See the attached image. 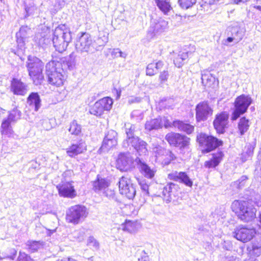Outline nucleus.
Listing matches in <instances>:
<instances>
[{
	"mask_svg": "<svg viewBox=\"0 0 261 261\" xmlns=\"http://www.w3.org/2000/svg\"><path fill=\"white\" fill-rule=\"evenodd\" d=\"M253 202L256 206H261V195H256L253 200H234L231 204V209L241 220L249 222L252 220L256 216V210Z\"/></svg>",
	"mask_w": 261,
	"mask_h": 261,
	"instance_id": "nucleus-1",
	"label": "nucleus"
},
{
	"mask_svg": "<svg viewBox=\"0 0 261 261\" xmlns=\"http://www.w3.org/2000/svg\"><path fill=\"white\" fill-rule=\"evenodd\" d=\"M71 40L70 31L63 25L56 28L54 32L53 42L56 49L62 53L65 50Z\"/></svg>",
	"mask_w": 261,
	"mask_h": 261,
	"instance_id": "nucleus-2",
	"label": "nucleus"
},
{
	"mask_svg": "<svg viewBox=\"0 0 261 261\" xmlns=\"http://www.w3.org/2000/svg\"><path fill=\"white\" fill-rule=\"evenodd\" d=\"M60 62L56 61L49 62L46 65V73L48 81L53 85L59 87L63 84L64 77L63 71Z\"/></svg>",
	"mask_w": 261,
	"mask_h": 261,
	"instance_id": "nucleus-3",
	"label": "nucleus"
},
{
	"mask_svg": "<svg viewBox=\"0 0 261 261\" xmlns=\"http://www.w3.org/2000/svg\"><path fill=\"white\" fill-rule=\"evenodd\" d=\"M88 215V210L85 206L75 205L67 210L66 219L68 223L77 224L84 221Z\"/></svg>",
	"mask_w": 261,
	"mask_h": 261,
	"instance_id": "nucleus-4",
	"label": "nucleus"
},
{
	"mask_svg": "<svg viewBox=\"0 0 261 261\" xmlns=\"http://www.w3.org/2000/svg\"><path fill=\"white\" fill-rule=\"evenodd\" d=\"M75 48L76 51L81 54H93L99 50V48L95 46L91 36L86 33H83L77 39Z\"/></svg>",
	"mask_w": 261,
	"mask_h": 261,
	"instance_id": "nucleus-5",
	"label": "nucleus"
},
{
	"mask_svg": "<svg viewBox=\"0 0 261 261\" xmlns=\"http://www.w3.org/2000/svg\"><path fill=\"white\" fill-rule=\"evenodd\" d=\"M252 102L251 98L248 95L242 94L238 96L234 103V109L232 114L231 120H236L241 115L246 113Z\"/></svg>",
	"mask_w": 261,
	"mask_h": 261,
	"instance_id": "nucleus-6",
	"label": "nucleus"
},
{
	"mask_svg": "<svg viewBox=\"0 0 261 261\" xmlns=\"http://www.w3.org/2000/svg\"><path fill=\"white\" fill-rule=\"evenodd\" d=\"M197 140L203 148L202 151L206 153L213 150L222 144V142L221 140L204 133H200L198 135Z\"/></svg>",
	"mask_w": 261,
	"mask_h": 261,
	"instance_id": "nucleus-7",
	"label": "nucleus"
},
{
	"mask_svg": "<svg viewBox=\"0 0 261 261\" xmlns=\"http://www.w3.org/2000/svg\"><path fill=\"white\" fill-rule=\"evenodd\" d=\"M113 101L109 97H104L96 101L90 109V113L96 116H100L105 111H110L112 107Z\"/></svg>",
	"mask_w": 261,
	"mask_h": 261,
	"instance_id": "nucleus-8",
	"label": "nucleus"
},
{
	"mask_svg": "<svg viewBox=\"0 0 261 261\" xmlns=\"http://www.w3.org/2000/svg\"><path fill=\"white\" fill-rule=\"evenodd\" d=\"M118 143L117 133L112 129L106 133L102 145L99 149L100 153L107 152L115 148Z\"/></svg>",
	"mask_w": 261,
	"mask_h": 261,
	"instance_id": "nucleus-9",
	"label": "nucleus"
},
{
	"mask_svg": "<svg viewBox=\"0 0 261 261\" xmlns=\"http://www.w3.org/2000/svg\"><path fill=\"white\" fill-rule=\"evenodd\" d=\"M118 184L120 194L124 195L129 199L135 197L136 193V189L129 178L122 176L119 179Z\"/></svg>",
	"mask_w": 261,
	"mask_h": 261,
	"instance_id": "nucleus-10",
	"label": "nucleus"
},
{
	"mask_svg": "<svg viewBox=\"0 0 261 261\" xmlns=\"http://www.w3.org/2000/svg\"><path fill=\"white\" fill-rule=\"evenodd\" d=\"M123 146L127 148L132 146L140 155H145L147 153V143L138 137L126 138L123 143Z\"/></svg>",
	"mask_w": 261,
	"mask_h": 261,
	"instance_id": "nucleus-11",
	"label": "nucleus"
},
{
	"mask_svg": "<svg viewBox=\"0 0 261 261\" xmlns=\"http://www.w3.org/2000/svg\"><path fill=\"white\" fill-rule=\"evenodd\" d=\"M255 233L254 229H249L244 227L236 228L233 232L235 238L244 243L250 241L254 237Z\"/></svg>",
	"mask_w": 261,
	"mask_h": 261,
	"instance_id": "nucleus-12",
	"label": "nucleus"
},
{
	"mask_svg": "<svg viewBox=\"0 0 261 261\" xmlns=\"http://www.w3.org/2000/svg\"><path fill=\"white\" fill-rule=\"evenodd\" d=\"M229 114L227 112H222L216 115L213 122L215 129L219 134H223L228 123Z\"/></svg>",
	"mask_w": 261,
	"mask_h": 261,
	"instance_id": "nucleus-13",
	"label": "nucleus"
},
{
	"mask_svg": "<svg viewBox=\"0 0 261 261\" xmlns=\"http://www.w3.org/2000/svg\"><path fill=\"white\" fill-rule=\"evenodd\" d=\"M213 114V110L208 104L203 101L198 103L196 107V118L198 121H204Z\"/></svg>",
	"mask_w": 261,
	"mask_h": 261,
	"instance_id": "nucleus-14",
	"label": "nucleus"
},
{
	"mask_svg": "<svg viewBox=\"0 0 261 261\" xmlns=\"http://www.w3.org/2000/svg\"><path fill=\"white\" fill-rule=\"evenodd\" d=\"M179 186L172 182H168L163 188V195L166 203L175 200L178 194Z\"/></svg>",
	"mask_w": 261,
	"mask_h": 261,
	"instance_id": "nucleus-15",
	"label": "nucleus"
},
{
	"mask_svg": "<svg viewBox=\"0 0 261 261\" xmlns=\"http://www.w3.org/2000/svg\"><path fill=\"white\" fill-rule=\"evenodd\" d=\"M136 162L140 172L146 178L152 179L154 177L156 173L154 168H151L142 158H137Z\"/></svg>",
	"mask_w": 261,
	"mask_h": 261,
	"instance_id": "nucleus-16",
	"label": "nucleus"
},
{
	"mask_svg": "<svg viewBox=\"0 0 261 261\" xmlns=\"http://www.w3.org/2000/svg\"><path fill=\"white\" fill-rule=\"evenodd\" d=\"M134 162V159L129 153H121L117 160V166L120 170L127 171L129 169Z\"/></svg>",
	"mask_w": 261,
	"mask_h": 261,
	"instance_id": "nucleus-17",
	"label": "nucleus"
},
{
	"mask_svg": "<svg viewBox=\"0 0 261 261\" xmlns=\"http://www.w3.org/2000/svg\"><path fill=\"white\" fill-rule=\"evenodd\" d=\"M73 181L66 182L57 187L61 196L73 198L76 196V192L73 186Z\"/></svg>",
	"mask_w": 261,
	"mask_h": 261,
	"instance_id": "nucleus-18",
	"label": "nucleus"
},
{
	"mask_svg": "<svg viewBox=\"0 0 261 261\" xmlns=\"http://www.w3.org/2000/svg\"><path fill=\"white\" fill-rule=\"evenodd\" d=\"M43 62L38 58L34 57V84H41L44 81L42 74Z\"/></svg>",
	"mask_w": 261,
	"mask_h": 261,
	"instance_id": "nucleus-19",
	"label": "nucleus"
},
{
	"mask_svg": "<svg viewBox=\"0 0 261 261\" xmlns=\"http://www.w3.org/2000/svg\"><path fill=\"white\" fill-rule=\"evenodd\" d=\"M168 178L170 180L184 184L190 187H191L193 185V181L185 172H172L168 174Z\"/></svg>",
	"mask_w": 261,
	"mask_h": 261,
	"instance_id": "nucleus-20",
	"label": "nucleus"
},
{
	"mask_svg": "<svg viewBox=\"0 0 261 261\" xmlns=\"http://www.w3.org/2000/svg\"><path fill=\"white\" fill-rule=\"evenodd\" d=\"M86 150L85 143L82 140L75 143H73L66 149V153L70 157H74L83 153Z\"/></svg>",
	"mask_w": 261,
	"mask_h": 261,
	"instance_id": "nucleus-21",
	"label": "nucleus"
},
{
	"mask_svg": "<svg viewBox=\"0 0 261 261\" xmlns=\"http://www.w3.org/2000/svg\"><path fill=\"white\" fill-rule=\"evenodd\" d=\"M28 32H31L30 28L27 27H22L20 28L19 31L16 34L18 46L21 50L23 49V48H25L24 45L27 38V35L28 34Z\"/></svg>",
	"mask_w": 261,
	"mask_h": 261,
	"instance_id": "nucleus-22",
	"label": "nucleus"
},
{
	"mask_svg": "<svg viewBox=\"0 0 261 261\" xmlns=\"http://www.w3.org/2000/svg\"><path fill=\"white\" fill-rule=\"evenodd\" d=\"M92 189L96 193H100L109 187V184L106 179L98 175L96 179L92 182Z\"/></svg>",
	"mask_w": 261,
	"mask_h": 261,
	"instance_id": "nucleus-23",
	"label": "nucleus"
},
{
	"mask_svg": "<svg viewBox=\"0 0 261 261\" xmlns=\"http://www.w3.org/2000/svg\"><path fill=\"white\" fill-rule=\"evenodd\" d=\"M11 89L14 94L23 95L26 92L25 86L20 80L13 78L11 83Z\"/></svg>",
	"mask_w": 261,
	"mask_h": 261,
	"instance_id": "nucleus-24",
	"label": "nucleus"
},
{
	"mask_svg": "<svg viewBox=\"0 0 261 261\" xmlns=\"http://www.w3.org/2000/svg\"><path fill=\"white\" fill-rule=\"evenodd\" d=\"M11 125L12 124L7 122L6 120H3L1 126V133L3 136L13 138L17 137L14 133Z\"/></svg>",
	"mask_w": 261,
	"mask_h": 261,
	"instance_id": "nucleus-25",
	"label": "nucleus"
},
{
	"mask_svg": "<svg viewBox=\"0 0 261 261\" xmlns=\"http://www.w3.org/2000/svg\"><path fill=\"white\" fill-rule=\"evenodd\" d=\"M157 6L165 15H168L172 10L169 0H155Z\"/></svg>",
	"mask_w": 261,
	"mask_h": 261,
	"instance_id": "nucleus-26",
	"label": "nucleus"
},
{
	"mask_svg": "<svg viewBox=\"0 0 261 261\" xmlns=\"http://www.w3.org/2000/svg\"><path fill=\"white\" fill-rule=\"evenodd\" d=\"M173 125L175 127H177L179 130L186 132L188 134H191L194 130L193 125L179 120L173 121Z\"/></svg>",
	"mask_w": 261,
	"mask_h": 261,
	"instance_id": "nucleus-27",
	"label": "nucleus"
},
{
	"mask_svg": "<svg viewBox=\"0 0 261 261\" xmlns=\"http://www.w3.org/2000/svg\"><path fill=\"white\" fill-rule=\"evenodd\" d=\"M254 147V144H251L250 143L246 144L241 157L243 162H246L252 157Z\"/></svg>",
	"mask_w": 261,
	"mask_h": 261,
	"instance_id": "nucleus-28",
	"label": "nucleus"
},
{
	"mask_svg": "<svg viewBox=\"0 0 261 261\" xmlns=\"http://www.w3.org/2000/svg\"><path fill=\"white\" fill-rule=\"evenodd\" d=\"M191 53L186 51H180L174 60V63L176 66L179 68L181 67L187 60Z\"/></svg>",
	"mask_w": 261,
	"mask_h": 261,
	"instance_id": "nucleus-29",
	"label": "nucleus"
},
{
	"mask_svg": "<svg viewBox=\"0 0 261 261\" xmlns=\"http://www.w3.org/2000/svg\"><path fill=\"white\" fill-rule=\"evenodd\" d=\"M223 154L222 152H219L213 155L212 158L208 161L205 162L204 166L207 168H215L220 163L222 160Z\"/></svg>",
	"mask_w": 261,
	"mask_h": 261,
	"instance_id": "nucleus-30",
	"label": "nucleus"
},
{
	"mask_svg": "<svg viewBox=\"0 0 261 261\" xmlns=\"http://www.w3.org/2000/svg\"><path fill=\"white\" fill-rule=\"evenodd\" d=\"M153 28L155 33H162L168 29V22L162 18H160L154 21Z\"/></svg>",
	"mask_w": 261,
	"mask_h": 261,
	"instance_id": "nucleus-31",
	"label": "nucleus"
},
{
	"mask_svg": "<svg viewBox=\"0 0 261 261\" xmlns=\"http://www.w3.org/2000/svg\"><path fill=\"white\" fill-rule=\"evenodd\" d=\"M162 127V120L159 118L147 121L145 125V129L148 131H150L152 129H157Z\"/></svg>",
	"mask_w": 261,
	"mask_h": 261,
	"instance_id": "nucleus-32",
	"label": "nucleus"
},
{
	"mask_svg": "<svg viewBox=\"0 0 261 261\" xmlns=\"http://www.w3.org/2000/svg\"><path fill=\"white\" fill-rule=\"evenodd\" d=\"M231 32V35L234 37L237 42L241 40L244 35V32L238 25L231 27L229 28Z\"/></svg>",
	"mask_w": 261,
	"mask_h": 261,
	"instance_id": "nucleus-33",
	"label": "nucleus"
},
{
	"mask_svg": "<svg viewBox=\"0 0 261 261\" xmlns=\"http://www.w3.org/2000/svg\"><path fill=\"white\" fill-rule=\"evenodd\" d=\"M21 116V112L20 111L16 109H14L9 112L8 117L3 119V120H6L7 122L13 124L15 123L18 120H19Z\"/></svg>",
	"mask_w": 261,
	"mask_h": 261,
	"instance_id": "nucleus-34",
	"label": "nucleus"
},
{
	"mask_svg": "<svg viewBox=\"0 0 261 261\" xmlns=\"http://www.w3.org/2000/svg\"><path fill=\"white\" fill-rule=\"evenodd\" d=\"M108 41V34L107 33H99L97 39L93 41L95 46L100 49L101 47L104 46Z\"/></svg>",
	"mask_w": 261,
	"mask_h": 261,
	"instance_id": "nucleus-35",
	"label": "nucleus"
},
{
	"mask_svg": "<svg viewBox=\"0 0 261 261\" xmlns=\"http://www.w3.org/2000/svg\"><path fill=\"white\" fill-rule=\"evenodd\" d=\"M190 140L188 137L179 134L175 147H179L180 149L187 148L189 145Z\"/></svg>",
	"mask_w": 261,
	"mask_h": 261,
	"instance_id": "nucleus-36",
	"label": "nucleus"
},
{
	"mask_svg": "<svg viewBox=\"0 0 261 261\" xmlns=\"http://www.w3.org/2000/svg\"><path fill=\"white\" fill-rule=\"evenodd\" d=\"M249 120L245 117L241 118L238 123V128L241 136L243 135L249 129Z\"/></svg>",
	"mask_w": 261,
	"mask_h": 261,
	"instance_id": "nucleus-37",
	"label": "nucleus"
},
{
	"mask_svg": "<svg viewBox=\"0 0 261 261\" xmlns=\"http://www.w3.org/2000/svg\"><path fill=\"white\" fill-rule=\"evenodd\" d=\"M68 130L71 135L79 136L81 134L82 127L76 121L73 120L70 123Z\"/></svg>",
	"mask_w": 261,
	"mask_h": 261,
	"instance_id": "nucleus-38",
	"label": "nucleus"
},
{
	"mask_svg": "<svg viewBox=\"0 0 261 261\" xmlns=\"http://www.w3.org/2000/svg\"><path fill=\"white\" fill-rule=\"evenodd\" d=\"M168 151L160 146L154 147L153 148V151L156 158V162H159Z\"/></svg>",
	"mask_w": 261,
	"mask_h": 261,
	"instance_id": "nucleus-39",
	"label": "nucleus"
},
{
	"mask_svg": "<svg viewBox=\"0 0 261 261\" xmlns=\"http://www.w3.org/2000/svg\"><path fill=\"white\" fill-rule=\"evenodd\" d=\"M179 135L178 133H170L166 135L165 139L170 145L175 146L177 145Z\"/></svg>",
	"mask_w": 261,
	"mask_h": 261,
	"instance_id": "nucleus-40",
	"label": "nucleus"
},
{
	"mask_svg": "<svg viewBox=\"0 0 261 261\" xmlns=\"http://www.w3.org/2000/svg\"><path fill=\"white\" fill-rule=\"evenodd\" d=\"M40 117L39 116H36L35 118V121L38 125H42L43 128L46 130H49L52 127L49 120L47 118L42 119H40Z\"/></svg>",
	"mask_w": 261,
	"mask_h": 261,
	"instance_id": "nucleus-41",
	"label": "nucleus"
},
{
	"mask_svg": "<svg viewBox=\"0 0 261 261\" xmlns=\"http://www.w3.org/2000/svg\"><path fill=\"white\" fill-rule=\"evenodd\" d=\"M250 253L252 255L257 257L261 255V240L252 243Z\"/></svg>",
	"mask_w": 261,
	"mask_h": 261,
	"instance_id": "nucleus-42",
	"label": "nucleus"
},
{
	"mask_svg": "<svg viewBox=\"0 0 261 261\" xmlns=\"http://www.w3.org/2000/svg\"><path fill=\"white\" fill-rule=\"evenodd\" d=\"M122 229L130 233L135 232L136 230V223L131 221H127L122 225Z\"/></svg>",
	"mask_w": 261,
	"mask_h": 261,
	"instance_id": "nucleus-43",
	"label": "nucleus"
},
{
	"mask_svg": "<svg viewBox=\"0 0 261 261\" xmlns=\"http://www.w3.org/2000/svg\"><path fill=\"white\" fill-rule=\"evenodd\" d=\"M173 159V154L168 150L159 162L164 166L167 165Z\"/></svg>",
	"mask_w": 261,
	"mask_h": 261,
	"instance_id": "nucleus-44",
	"label": "nucleus"
},
{
	"mask_svg": "<svg viewBox=\"0 0 261 261\" xmlns=\"http://www.w3.org/2000/svg\"><path fill=\"white\" fill-rule=\"evenodd\" d=\"M125 133L127 138H130L134 137L136 131V126L134 125L128 123L125 124Z\"/></svg>",
	"mask_w": 261,
	"mask_h": 261,
	"instance_id": "nucleus-45",
	"label": "nucleus"
},
{
	"mask_svg": "<svg viewBox=\"0 0 261 261\" xmlns=\"http://www.w3.org/2000/svg\"><path fill=\"white\" fill-rule=\"evenodd\" d=\"M138 181L144 194L149 195V185L146 180L143 178L138 179Z\"/></svg>",
	"mask_w": 261,
	"mask_h": 261,
	"instance_id": "nucleus-46",
	"label": "nucleus"
},
{
	"mask_svg": "<svg viewBox=\"0 0 261 261\" xmlns=\"http://www.w3.org/2000/svg\"><path fill=\"white\" fill-rule=\"evenodd\" d=\"M144 114L140 110H134L131 113V118L137 122H139L143 119Z\"/></svg>",
	"mask_w": 261,
	"mask_h": 261,
	"instance_id": "nucleus-47",
	"label": "nucleus"
},
{
	"mask_svg": "<svg viewBox=\"0 0 261 261\" xmlns=\"http://www.w3.org/2000/svg\"><path fill=\"white\" fill-rule=\"evenodd\" d=\"M196 2V0H178L180 6L184 9H188Z\"/></svg>",
	"mask_w": 261,
	"mask_h": 261,
	"instance_id": "nucleus-48",
	"label": "nucleus"
},
{
	"mask_svg": "<svg viewBox=\"0 0 261 261\" xmlns=\"http://www.w3.org/2000/svg\"><path fill=\"white\" fill-rule=\"evenodd\" d=\"M158 72L155 68L154 62L149 64L146 67V74L149 76H152Z\"/></svg>",
	"mask_w": 261,
	"mask_h": 261,
	"instance_id": "nucleus-49",
	"label": "nucleus"
},
{
	"mask_svg": "<svg viewBox=\"0 0 261 261\" xmlns=\"http://www.w3.org/2000/svg\"><path fill=\"white\" fill-rule=\"evenodd\" d=\"M34 105L35 111L38 110L41 107V100L37 93L34 92Z\"/></svg>",
	"mask_w": 261,
	"mask_h": 261,
	"instance_id": "nucleus-50",
	"label": "nucleus"
},
{
	"mask_svg": "<svg viewBox=\"0 0 261 261\" xmlns=\"http://www.w3.org/2000/svg\"><path fill=\"white\" fill-rule=\"evenodd\" d=\"M87 245L90 247H92L94 249H97L99 246V243L93 237H90L87 241Z\"/></svg>",
	"mask_w": 261,
	"mask_h": 261,
	"instance_id": "nucleus-51",
	"label": "nucleus"
},
{
	"mask_svg": "<svg viewBox=\"0 0 261 261\" xmlns=\"http://www.w3.org/2000/svg\"><path fill=\"white\" fill-rule=\"evenodd\" d=\"M111 54L112 56H114V57H120L123 58H125L127 56L126 54L122 52L119 48L114 49L112 51Z\"/></svg>",
	"mask_w": 261,
	"mask_h": 261,
	"instance_id": "nucleus-52",
	"label": "nucleus"
},
{
	"mask_svg": "<svg viewBox=\"0 0 261 261\" xmlns=\"http://www.w3.org/2000/svg\"><path fill=\"white\" fill-rule=\"evenodd\" d=\"M102 193L109 199H113L115 197L114 191L109 189L108 187L106 189V190H103Z\"/></svg>",
	"mask_w": 261,
	"mask_h": 261,
	"instance_id": "nucleus-53",
	"label": "nucleus"
},
{
	"mask_svg": "<svg viewBox=\"0 0 261 261\" xmlns=\"http://www.w3.org/2000/svg\"><path fill=\"white\" fill-rule=\"evenodd\" d=\"M84 232L83 231L76 230L74 232V237L79 241H82L84 239Z\"/></svg>",
	"mask_w": 261,
	"mask_h": 261,
	"instance_id": "nucleus-54",
	"label": "nucleus"
},
{
	"mask_svg": "<svg viewBox=\"0 0 261 261\" xmlns=\"http://www.w3.org/2000/svg\"><path fill=\"white\" fill-rule=\"evenodd\" d=\"M247 179L248 178L246 176L243 175L239 179H238L236 182V184L237 185L238 188H241L244 186Z\"/></svg>",
	"mask_w": 261,
	"mask_h": 261,
	"instance_id": "nucleus-55",
	"label": "nucleus"
},
{
	"mask_svg": "<svg viewBox=\"0 0 261 261\" xmlns=\"http://www.w3.org/2000/svg\"><path fill=\"white\" fill-rule=\"evenodd\" d=\"M30 257L26 253L20 251L19 255L18 257L17 261H30Z\"/></svg>",
	"mask_w": 261,
	"mask_h": 261,
	"instance_id": "nucleus-56",
	"label": "nucleus"
},
{
	"mask_svg": "<svg viewBox=\"0 0 261 261\" xmlns=\"http://www.w3.org/2000/svg\"><path fill=\"white\" fill-rule=\"evenodd\" d=\"M212 78L214 79V77H213L210 74H202V75H201L202 83L203 84H204L205 83V84H207L208 81H209V80L211 81Z\"/></svg>",
	"mask_w": 261,
	"mask_h": 261,
	"instance_id": "nucleus-57",
	"label": "nucleus"
},
{
	"mask_svg": "<svg viewBox=\"0 0 261 261\" xmlns=\"http://www.w3.org/2000/svg\"><path fill=\"white\" fill-rule=\"evenodd\" d=\"M169 76L168 71H164L160 75V80L161 82H164L167 80Z\"/></svg>",
	"mask_w": 261,
	"mask_h": 261,
	"instance_id": "nucleus-58",
	"label": "nucleus"
},
{
	"mask_svg": "<svg viewBox=\"0 0 261 261\" xmlns=\"http://www.w3.org/2000/svg\"><path fill=\"white\" fill-rule=\"evenodd\" d=\"M162 120V125H164V126L167 128L171 126V122L169 121V120L165 117H164L163 118H159Z\"/></svg>",
	"mask_w": 261,
	"mask_h": 261,
	"instance_id": "nucleus-59",
	"label": "nucleus"
},
{
	"mask_svg": "<svg viewBox=\"0 0 261 261\" xmlns=\"http://www.w3.org/2000/svg\"><path fill=\"white\" fill-rule=\"evenodd\" d=\"M218 0H202L201 2V6L203 7L206 5H211L214 4Z\"/></svg>",
	"mask_w": 261,
	"mask_h": 261,
	"instance_id": "nucleus-60",
	"label": "nucleus"
},
{
	"mask_svg": "<svg viewBox=\"0 0 261 261\" xmlns=\"http://www.w3.org/2000/svg\"><path fill=\"white\" fill-rule=\"evenodd\" d=\"M29 75L32 77L33 75V63L29 62L27 64Z\"/></svg>",
	"mask_w": 261,
	"mask_h": 261,
	"instance_id": "nucleus-61",
	"label": "nucleus"
},
{
	"mask_svg": "<svg viewBox=\"0 0 261 261\" xmlns=\"http://www.w3.org/2000/svg\"><path fill=\"white\" fill-rule=\"evenodd\" d=\"M154 63H155V68L157 69L158 71L159 69H161L164 65L163 62L161 61H159L158 62H155Z\"/></svg>",
	"mask_w": 261,
	"mask_h": 261,
	"instance_id": "nucleus-62",
	"label": "nucleus"
},
{
	"mask_svg": "<svg viewBox=\"0 0 261 261\" xmlns=\"http://www.w3.org/2000/svg\"><path fill=\"white\" fill-rule=\"evenodd\" d=\"M67 65L69 69H71L74 66V61H72V59L70 58L69 60L67 61Z\"/></svg>",
	"mask_w": 261,
	"mask_h": 261,
	"instance_id": "nucleus-63",
	"label": "nucleus"
},
{
	"mask_svg": "<svg viewBox=\"0 0 261 261\" xmlns=\"http://www.w3.org/2000/svg\"><path fill=\"white\" fill-rule=\"evenodd\" d=\"M33 246H34V251L35 250H37V248H40V247H42V245L40 244L39 242H35L34 241V245H33Z\"/></svg>",
	"mask_w": 261,
	"mask_h": 261,
	"instance_id": "nucleus-64",
	"label": "nucleus"
}]
</instances>
